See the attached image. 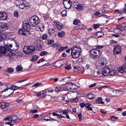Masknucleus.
I'll return each instance as SVG.
<instances>
[{
    "label": "nucleus",
    "instance_id": "1",
    "mask_svg": "<svg viewBox=\"0 0 126 126\" xmlns=\"http://www.w3.org/2000/svg\"><path fill=\"white\" fill-rule=\"evenodd\" d=\"M30 25L28 21H24L22 25L23 29L18 30V33L19 34L23 35H29L30 34V33L28 31V30L30 28Z\"/></svg>",
    "mask_w": 126,
    "mask_h": 126
},
{
    "label": "nucleus",
    "instance_id": "2",
    "mask_svg": "<svg viewBox=\"0 0 126 126\" xmlns=\"http://www.w3.org/2000/svg\"><path fill=\"white\" fill-rule=\"evenodd\" d=\"M71 56L73 58L76 59L80 55L81 49L79 47L74 46L71 48Z\"/></svg>",
    "mask_w": 126,
    "mask_h": 126
},
{
    "label": "nucleus",
    "instance_id": "3",
    "mask_svg": "<svg viewBox=\"0 0 126 126\" xmlns=\"http://www.w3.org/2000/svg\"><path fill=\"white\" fill-rule=\"evenodd\" d=\"M40 19L36 16H34L32 17L29 21V23L30 25L33 27H35L38 25L39 23Z\"/></svg>",
    "mask_w": 126,
    "mask_h": 126
},
{
    "label": "nucleus",
    "instance_id": "4",
    "mask_svg": "<svg viewBox=\"0 0 126 126\" xmlns=\"http://www.w3.org/2000/svg\"><path fill=\"white\" fill-rule=\"evenodd\" d=\"M4 44L8 49L12 51H15L19 47L18 46L16 43L13 44H7L4 41Z\"/></svg>",
    "mask_w": 126,
    "mask_h": 126
},
{
    "label": "nucleus",
    "instance_id": "5",
    "mask_svg": "<svg viewBox=\"0 0 126 126\" xmlns=\"http://www.w3.org/2000/svg\"><path fill=\"white\" fill-rule=\"evenodd\" d=\"M35 50V47L32 46H25L23 49L24 52L28 54H31L32 52L34 51Z\"/></svg>",
    "mask_w": 126,
    "mask_h": 126
},
{
    "label": "nucleus",
    "instance_id": "6",
    "mask_svg": "<svg viewBox=\"0 0 126 126\" xmlns=\"http://www.w3.org/2000/svg\"><path fill=\"white\" fill-rule=\"evenodd\" d=\"M90 53L94 57H96L100 56L102 52L99 50L97 49H94L91 50Z\"/></svg>",
    "mask_w": 126,
    "mask_h": 126
},
{
    "label": "nucleus",
    "instance_id": "7",
    "mask_svg": "<svg viewBox=\"0 0 126 126\" xmlns=\"http://www.w3.org/2000/svg\"><path fill=\"white\" fill-rule=\"evenodd\" d=\"M110 69V68L108 67L102 68L101 72V76L104 77L107 75L109 72Z\"/></svg>",
    "mask_w": 126,
    "mask_h": 126
},
{
    "label": "nucleus",
    "instance_id": "8",
    "mask_svg": "<svg viewBox=\"0 0 126 126\" xmlns=\"http://www.w3.org/2000/svg\"><path fill=\"white\" fill-rule=\"evenodd\" d=\"M11 89L10 88L7 87L6 89H4L2 91V93L5 92V94L3 95L4 97H7L9 95L12 94L14 92V91L11 92Z\"/></svg>",
    "mask_w": 126,
    "mask_h": 126
},
{
    "label": "nucleus",
    "instance_id": "9",
    "mask_svg": "<svg viewBox=\"0 0 126 126\" xmlns=\"http://www.w3.org/2000/svg\"><path fill=\"white\" fill-rule=\"evenodd\" d=\"M63 4L66 9H69L71 7L72 2L70 0H64Z\"/></svg>",
    "mask_w": 126,
    "mask_h": 126
},
{
    "label": "nucleus",
    "instance_id": "10",
    "mask_svg": "<svg viewBox=\"0 0 126 126\" xmlns=\"http://www.w3.org/2000/svg\"><path fill=\"white\" fill-rule=\"evenodd\" d=\"M73 5L74 7L78 10H80L83 9V6L82 4H79L78 2H75L73 3Z\"/></svg>",
    "mask_w": 126,
    "mask_h": 126
},
{
    "label": "nucleus",
    "instance_id": "11",
    "mask_svg": "<svg viewBox=\"0 0 126 126\" xmlns=\"http://www.w3.org/2000/svg\"><path fill=\"white\" fill-rule=\"evenodd\" d=\"M121 51V48L119 46H116L113 50V53L114 55L119 53Z\"/></svg>",
    "mask_w": 126,
    "mask_h": 126
},
{
    "label": "nucleus",
    "instance_id": "12",
    "mask_svg": "<svg viewBox=\"0 0 126 126\" xmlns=\"http://www.w3.org/2000/svg\"><path fill=\"white\" fill-rule=\"evenodd\" d=\"M7 18V14L5 12H0V20H4Z\"/></svg>",
    "mask_w": 126,
    "mask_h": 126
},
{
    "label": "nucleus",
    "instance_id": "13",
    "mask_svg": "<svg viewBox=\"0 0 126 126\" xmlns=\"http://www.w3.org/2000/svg\"><path fill=\"white\" fill-rule=\"evenodd\" d=\"M7 50L5 47H0V57H1L2 55L4 54L6 51Z\"/></svg>",
    "mask_w": 126,
    "mask_h": 126
},
{
    "label": "nucleus",
    "instance_id": "14",
    "mask_svg": "<svg viewBox=\"0 0 126 126\" xmlns=\"http://www.w3.org/2000/svg\"><path fill=\"white\" fill-rule=\"evenodd\" d=\"M9 104L5 102H2L0 103V107L2 108L5 109L7 107Z\"/></svg>",
    "mask_w": 126,
    "mask_h": 126
},
{
    "label": "nucleus",
    "instance_id": "15",
    "mask_svg": "<svg viewBox=\"0 0 126 126\" xmlns=\"http://www.w3.org/2000/svg\"><path fill=\"white\" fill-rule=\"evenodd\" d=\"M23 3V1L22 0H17L15 2V4L18 6V7L21 8L20 6L22 5Z\"/></svg>",
    "mask_w": 126,
    "mask_h": 126
},
{
    "label": "nucleus",
    "instance_id": "16",
    "mask_svg": "<svg viewBox=\"0 0 126 126\" xmlns=\"http://www.w3.org/2000/svg\"><path fill=\"white\" fill-rule=\"evenodd\" d=\"M4 55V56H6L11 57L13 55V54L11 51L8 49L6 51Z\"/></svg>",
    "mask_w": 126,
    "mask_h": 126
},
{
    "label": "nucleus",
    "instance_id": "17",
    "mask_svg": "<svg viewBox=\"0 0 126 126\" xmlns=\"http://www.w3.org/2000/svg\"><path fill=\"white\" fill-rule=\"evenodd\" d=\"M120 28H121L119 26L118 28L114 29L113 31L114 32L117 34L120 33L122 31L121 29Z\"/></svg>",
    "mask_w": 126,
    "mask_h": 126
},
{
    "label": "nucleus",
    "instance_id": "18",
    "mask_svg": "<svg viewBox=\"0 0 126 126\" xmlns=\"http://www.w3.org/2000/svg\"><path fill=\"white\" fill-rule=\"evenodd\" d=\"M6 37V35L5 34L0 32V41L4 40Z\"/></svg>",
    "mask_w": 126,
    "mask_h": 126
},
{
    "label": "nucleus",
    "instance_id": "19",
    "mask_svg": "<svg viewBox=\"0 0 126 126\" xmlns=\"http://www.w3.org/2000/svg\"><path fill=\"white\" fill-rule=\"evenodd\" d=\"M126 67H125V65H123L122 67H120L119 68V71L122 73L125 72L126 73V71H125Z\"/></svg>",
    "mask_w": 126,
    "mask_h": 126
},
{
    "label": "nucleus",
    "instance_id": "20",
    "mask_svg": "<svg viewBox=\"0 0 126 126\" xmlns=\"http://www.w3.org/2000/svg\"><path fill=\"white\" fill-rule=\"evenodd\" d=\"M84 25L82 24H80L79 25L76 26L75 27H74L73 29L75 30L76 29H84Z\"/></svg>",
    "mask_w": 126,
    "mask_h": 126
},
{
    "label": "nucleus",
    "instance_id": "21",
    "mask_svg": "<svg viewBox=\"0 0 126 126\" xmlns=\"http://www.w3.org/2000/svg\"><path fill=\"white\" fill-rule=\"evenodd\" d=\"M69 85L71 86V87H70V90H74L77 88L78 87L77 86L72 83H70Z\"/></svg>",
    "mask_w": 126,
    "mask_h": 126
},
{
    "label": "nucleus",
    "instance_id": "22",
    "mask_svg": "<svg viewBox=\"0 0 126 126\" xmlns=\"http://www.w3.org/2000/svg\"><path fill=\"white\" fill-rule=\"evenodd\" d=\"M96 34L97 36V37H100L103 36L104 35V34L102 32H97Z\"/></svg>",
    "mask_w": 126,
    "mask_h": 126
},
{
    "label": "nucleus",
    "instance_id": "23",
    "mask_svg": "<svg viewBox=\"0 0 126 126\" xmlns=\"http://www.w3.org/2000/svg\"><path fill=\"white\" fill-rule=\"evenodd\" d=\"M1 27L4 30H5L8 28V25L6 23H3L1 24L0 25Z\"/></svg>",
    "mask_w": 126,
    "mask_h": 126
},
{
    "label": "nucleus",
    "instance_id": "24",
    "mask_svg": "<svg viewBox=\"0 0 126 126\" xmlns=\"http://www.w3.org/2000/svg\"><path fill=\"white\" fill-rule=\"evenodd\" d=\"M62 65V64L59 61L56 62L54 64L55 66L57 67H60Z\"/></svg>",
    "mask_w": 126,
    "mask_h": 126
},
{
    "label": "nucleus",
    "instance_id": "25",
    "mask_svg": "<svg viewBox=\"0 0 126 126\" xmlns=\"http://www.w3.org/2000/svg\"><path fill=\"white\" fill-rule=\"evenodd\" d=\"M29 6V4L28 3H26V2L23 1V3L22 5L20 6L21 9H23L26 7L28 6Z\"/></svg>",
    "mask_w": 126,
    "mask_h": 126
},
{
    "label": "nucleus",
    "instance_id": "26",
    "mask_svg": "<svg viewBox=\"0 0 126 126\" xmlns=\"http://www.w3.org/2000/svg\"><path fill=\"white\" fill-rule=\"evenodd\" d=\"M20 87H19L14 85H13L10 87V88L11 89V90L14 91L15 90L18 89Z\"/></svg>",
    "mask_w": 126,
    "mask_h": 126
},
{
    "label": "nucleus",
    "instance_id": "27",
    "mask_svg": "<svg viewBox=\"0 0 126 126\" xmlns=\"http://www.w3.org/2000/svg\"><path fill=\"white\" fill-rule=\"evenodd\" d=\"M39 27V28L40 31H43L44 29V26L43 25V24L42 23H40L39 24L38 26Z\"/></svg>",
    "mask_w": 126,
    "mask_h": 126
},
{
    "label": "nucleus",
    "instance_id": "28",
    "mask_svg": "<svg viewBox=\"0 0 126 126\" xmlns=\"http://www.w3.org/2000/svg\"><path fill=\"white\" fill-rule=\"evenodd\" d=\"M91 104L90 103H87L85 104V107L86 108L88 109V110H92L93 109L91 107H90Z\"/></svg>",
    "mask_w": 126,
    "mask_h": 126
},
{
    "label": "nucleus",
    "instance_id": "29",
    "mask_svg": "<svg viewBox=\"0 0 126 126\" xmlns=\"http://www.w3.org/2000/svg\"><path fill=\"white\" fill-rule=\"evenodd\" d=\"M69 80H70L68 79L67 78H65L62 79L61 81H63L64 84H68V82Z\"/></svg>",
    "mask_w": 126,
    "mask_h": 126
},
{
    "label": "nucleus",
    "instance_id": "30",
    "mask_svg": "<svg viewBox=\"0 0 126 126\" xmlns=\"http://www.w3.org/2000/svg\"><path fill=\"white\" fill-rule=\"evenodd\" d=\"M65 33L64 31L60 32H58V35L59 37H63L65 35Z\"/></svg>",
    "mask_w": 126,
    "mask_h": 126
},
{
    "label": "nucleus",
    "instance_id": "31",
    "mask_svg": "<svg viewBox=\"0 0 126 126\" xmlns=\"http://www.w3.org/2000/svg\"><path fill=\"white\" fill-rule=\"evenodd\" d=\"M38 58V56L36 55L33 56L32 57V59L31 60V61L33 62L37 60Z\"/></svg>",
    "mask_w": 126,
    "mask_h": 126
},
{
    "label": "nucleus",
    "instance_id": "32",
    "mask_svg": "<svg viewBox=\"0 0 126 126\" xmlns=\"http://www.w3.org/2000/svg\"><path fill=\"white\" fill-rule=\"evenodd\" d=\"M54 25H55L58 29L60 30L62 29V25H59L58 23L54 22Z\"/></svg>",
    "mask_w": 126,
    "mask_h": 126
},
{
    "label": "nucleus",
    "instance_id": "33",
    "mask_svg": "<svg viewBox=\"0 0 126 126\" xmlns=\"http://www.w3.org/2000/svg\"><path fill=\"white\" fill-rule=\"evenodd\" d=\"M54 43V41L52 40H49L48 41L47 44L50 45L51 47L53 45Z\"/></svg>",
    "mask_w": 126,
    "mask_h": 126
},
{
    "label": "nucleus",
    "instance_id": "34",
    "mask_svg": "<svg viewBox=\"0 0 126 126\" xmlns=\"http://www.w3.org/2000/svg\"><path fill=\"white\" fill-rule=\"evenodd\" d=\"M11 120L12 121H13L14 122L15 121H16L17 118V117L15 115H13L12 116H11Z\"/></svg>",
    "mask_w": 126,
    "mask_h": 126
},
{
    "label": "nucleus",
    "instance_id": "35",
    "mask_svg": "<svg viewBox=\"0 0 126 126\" xmlns=\"http://www.w3.org/2000/svg\"><path fill=\"white\" fill-rule=\"evenodd\" d=\"M87 97L90 99H92L94 98L95 96L94 95L92 94H90L87 95Z\"/></svg>",
    "mask_w": 126,
    "mask_h": 126
},
{
    "label": "nucleus",
    "instance_id": "36",
    "mask_svg": "<svg viewBox=\"0 0 126 126\" xmlns=\"http://www.w3.org/2000/svg\"><path fill=\"white\" fill-rule=\"evenodd\" d=\"M76 71L77 72L79 73H83L84 72V70H83L81 69L80 67H78L77 70H76Z\"/></svg>",
    "mask_w": 126,
    "mask_h": 126
},
{
    "label": "nucleus",
    "instance_id": "37",
    "mask_svg": "<svg viewBox=\"0 0 126 126\" xmlns=\"http://www.w3.org/2000/svg\"><path fill=\"white\" fill-rule=\"evenodd\" d=\"M48 33L50 34V35L54 34L55 31L53 29H49L48 30Z\"/></svg>",
    "mask_w": 126,
    "mask_h": 126
},
{
    "label": "nucleus",
    "instance_id": "38",
    "mask_svg": "<svg viewBox=\"0 0 126 126\" xmlns=\"http://www.w3.org/2000/svg\"><path fill=\"white\" fill-rule=\"evenodd\" d=\"M12 123L13 121L11 120L9 122H6L5 124V125L9 126V125H10V126H13V124H12Z\"/></svg>",
    "mask_w": 126,
    "mask_h": 126
},
{
    "label": "nucleus",
    "instance_id": "39",
    "mask_svg": "<svg viewBox=\"0 0 126 126\" xmlns=\"http://www.w3.org/2000/svg\"><path fill=\"white\" fill-rule=\"evenodd\" d=\"M97 100L98 102L100 104H103L104 102L102 100V98L100 97H99L97 98Z\"/></svg>",
    "mask_w": 126,
    "mask_h": 126
},
{
    "label": "nucleus",
    "instance_id": "40",
    "mask_svg": "<svg viewBox=\"0 0 126 126\" xmlns=\"http://www.w3.org/2000/svg\"><path fill=\"white\" fill-rule=\"evenodd\" d=\"M115 71L114 70H110V69L109 72L108 73L109 74L110 76H112L113 75L115 74Z\"/></svg>",
    "mask_w": 126,
    "mask_h": 126
},
{
    "label": "nucleus",
    "instance_id": "41",
    "mask_svg": "<svg viewBox=\"0 0 126 126\" xmlns=\"http://www.w3.org/2000/svg\"><path fill=\"white\" fill-rule=\"evenodd\" d=\"M120 27L122 29H124L126 30V22L123 25H120Z\"/></svg>",
    "mask_w": 126,
    "mask_h": 126
},
{
    "label": "nucleus",
    "instance_id": "42",
    "mask_svg": "<svg viewBox=\"0 0 126 126\" xmlns=\"http://www.w3.org/2000/svg\"><path fill=\"white\" fill-rule=\"evenodd\" d=\"M16 70L17 72L21 71L22 70V68L20 66H17L16 68Z\"/></svg>",
    "mask_w": 126,
    "mask_h": 126
},
{
    "label": "nucleus",
    "instance_id": "43",
    "mask_svg": "<svg viewBox=\"0 0 126 126\" xmlns=\"http://www.w3.org/2000/svg\"><path fill=\"white\" fill-rule=\"evenodd\" d=\"M47 52L46 51H43L41 52L40 54V55L41 56H43L46 55L47 53Z\"/></svg>",
    "mask_w": 126,
    "mask_h": 126
},
{
    "label": "nucleus",
    "instance_id": "44",
    "mask_svg": "<svg viewBox=\"0 0 126 126\" xmlns=\"http://www.w3.org/2000/svg\"><path fill=\"white\" fill-rule=\"evenodd\" d=\"M80 22V21L78 19H77L74 20L73 23L75 25H77Z\"/></svg>",
    "mask_w": 126,
    "mask_h": 126
},
{
    "label": "nucleus",
    "instance_id": "45",
    "mask_svg": "<svg viewBox=\"0 0 126 126\" xmlns=\"http://www.w3.org/2000/svg\"><path fill=\"white\" fill-rule=\"evenodd\" d=\"M7 70L8 72L9 73H11L13 72L14 71L13 69L11 68H8Z\"/></svg>",
    "mask_w": 126,
    "mask_h": 126
},
{
    "label": "nucleus",
    "instance_id": "46",
    "mask_svg": "<svg viewBox=\"0 0 126 126\" xmlns=\"http://www.w3.org/2000/svg\"><path fill=\"white\" fill-rule=\"evenodd\" d=\"M99 26V24H94L93 25V27L94 29H96L98 28Z\"/></svg>",
    "mask_w": 126,
    "mask_h": 126
},
{
    "label": "nucleus",
    "instance_id": "47",
    "mask_svg": "<svg viewBox=\"0 0 126 126\" xmlns=\"http://www.w3.org/2000/svg\"><path fill=\"white\" fill-rule=\"evenodd\" d=\"M66 10H64L61 13L63 16H64L66 15Z\"/></svg>",
    "mask_w": 126,
    "mask_h": 126
},
{
    "label": "nucleus",
    "instance_id": "48",
    "mask_svg": "<svg viewBox=\"0 0 126 126\" xmlns=\"http://www.w3.org/2000/svg\"><path fill=\"white\" fill-rule=\"evenodd\" d=\"M71 65L70 64H69V65H68L67 66H65V68L68 70H70L71 68Z\"/></svg>",
    "mask_w": 126,
    "mask_h": 126
},
{
    "label": "nucleus",
    "instance_id": "49",
    "mask_svg": "<svg viewBox=\"0 0 126 126\" xmlns=\"http://www.w3.org/2000/svg\"><path fill=\"white\" fill-rule=\"evenodd\" d=\"M48 117V116H46L44 117V119L45 120H46L47 121H48L50 120L51 119L52 120H54V119H53L52 118H51V119H50V117H48L49 118L48 119L47 118Z\"/></svg>",
    "mask_w": 126,
    "mask_h": 126
},
{
    "label": "nucleus",
    "instance_id": "50",
    "mask_svg": "<svg viewBox=\"0 0 126 126\" xmlns=\"http://www.w3.org/2000/svg\"><path fill=\"white\" fill-rule=\"evenodd\" d=\"M40 83L39 82L37 83L34 84H33L32 87H37L40 85Z\"/></svg>",
    "mask_w": 126,
    "mask_h": 126
},
{
    "label": "nucleus",
    "instance_id": "51",
    "mask_svg": "<svg viewBox=\"0 0 126 126\" xmlns=\"http://www.w3.org/2000/svg\"><path fill=\"white\" fill-rule=\"evenodd\" d=\"M68 110H65L63 111H61V112H62V114H66L68 113Z\"/></svg>",
    "mask_w": 126,
    "mask_h": 126
},
{
    "label": "nucleus",
    "instance_id": "52",
    "mask_svg": "<svg viewBox=\"0 0 126 126\" xmlns=\"http://www.w3.org/2000/svg\"><path fill=\"white\" fill-rule=\"evenodd\" d=\"M4 120L5 121H6L7 120L8 121L11 120V116H7V117H5L4 118Z\"/></svg>",
    "mask_w": 126,
    "mask_h": 126
},
{
    "label": "nucleus",
    "instance_id": "53",
    "mask_svg": "<svg viewBox=\"0 0 126 126\" xmlns=\"http://www.w3.org/2000/svg\"><path fill=\"white\" fill-rule=\"evenodd\" d=\"M52 96L49 95H47L46 97L47 99L48 100H50L52 98Z\"/></svg>",
    "mask_w": 126,
    "mask_h": 126
},
{
    "label": "nucleus",
    "instance_id": "54",
    "mask_svg": "<svg viewBox=\"0 0 126 126\" xmlns=\"http://www.w3.org/2000/svg\"><path fill=\"white\" fill-rule=\"evenodd\" d=\"M43 94V95H44V93L43 92L41 94V93L40 92H38L37 93V94H36V96H40L41 95H42Z\"/></svg>",
    "mask_w": 126,
    "mask_h": 126
},
{
    "label": "nucleus",
    "instance_id": "55",
    "mask_svg": "<svg viewBox=\"0 0 126 126\" xmlns=\"http://www.w3.org/2000/svg\"><path fill=\"white\" fill-rule=\"evenodd\" d=\"M78 116L79 117V120L80 121H81L82 119L81 116L82 114L81 113H80L78 114Z\"/></svg>",
    "mask_w": 126,
    "mask_h": 126
},
{
    "label": "nucleus",
    "instance_id": "56",
    "mask_svg": "<svg viewBox=\"0 0 126 126\" xmlns=\"http://www.w3.org/2000/svg\"><path fill=\"white\" fill-rule=\"evenodd\" d=\"M14 15L15 16L17 17L19 15L18 12L17 11H15L14 12Z\"/></svg>",
    "mask_w": 126,
    "mask_h": 126
},
{
    "label": "nucleus",
    "instance_id": "57",
    "mask_svg": "<svg viewBox=\"0 0 126 126\" xmlns=\"http://www.w3.org/2000/svg\"><path fill=\"white\" fill-rule=\"evenodd\" d=\"M60 45L58 44H54H54H53V46H52V47H55L56 48L57 47V48H58V47Z\"/></svg>",
    "mask_w": 126,
    "mask_h": 126
},
{
    "label": "nucleus",
    "instance_id": "58",
    "mask_svg": "<svg viewBox=\"0 0 126 126\" xmlns=\"http://www.w3.org/2000/svg\"><path fill=\"white\" fill-rule=\"evenodd\" d=\"M47 35L46 34H44L42 37V39H47Z\"/></svg>",
    "mask_w": 126,
    "mask_h": 126
},
{
    "label": "nucleus",
    "instance_id": "59",
    "mask_svg": "<svg viewBox=\"0 0 126 126\" xmlns=\"http://www.w3.org/2000/svg\"><path fill=\"white\" fill-rule=\"evenodd\" d=\"M80 106L82 108H83L84 107H85V104L84 103H81L80 104Z\"/></svg>",
    "mask_w": 126,
    "mask_h": 126
},
{
    "label": "nucleus",
    "instance_id": "60",
    "mask_svg": "<svg viewBox=\"0 0 126 126\" xmlns=\"http://www.w3.org/2000/svg\"><path fill=\"white\" fill-rule=\"evenodd\" d=\"M38 110L37 109H35L34 110H31L30 111V112H32V113H36L38 112Z\"/></svg>",
    "mask_w": 126,
    "mask_h": 126
},
{
    "label": "nucleus",
    "instance_id": "61",
    "mask_svg": "<svg viewBox=\"0 0 126 126\" xmlns=\"http://www.w3.org/2000/svg\"><path fill=\"white\" fill-rule=\"evenodd\" d=\"M96 83H94L93 84H91L89 86V87H94L96 85Z\"/></svg>",
    "mask_w": 126,
    "mask_h": 126
},
{
    "label": "nucleus",
    "instance_id": "62",
    "mask_svg": "<svg viewBox=\"0 0 126 126\" xmlns=\"http://www.w3.org/2000/svg\"><path fill=\"white\" fill-rule=\"evenodd\" d=\"M104 47V46L101 45L98 46H96V48L97 49H100V48H103Z\"/></svg>",
    "mask_w": 126,
    "mask_h": 126
},
{
    "label": "nucleus",
    "instance_id": "63",
    "mask_svg": "<svg viewBox=\"0 0 126 126\" xmlns=\"http://www.w3.org/2000/svg\"><path fill=\"white\" fill-rule=\"evenodd\" d=\"M100 111L102 113H103L104 114H105L107 112L106 111L104 110L103 109L101 110Z\"/></svg>",
    "mask_w": 126,
    "mask_h": 126
},
{
    "label": "nucleus",
    "instance_id": "64",
    "mask_svg": "<svg viewBox=\"0 0 126 126\" xmlns=\"http://www.w3.org/2000/svg\"><path fill=\"white\" fill-rule=\"evenodd\" d=\"M22 119V118H17V120H16V121H15L14 122V123H16L17 122H19L20 121V120Z\"/></svg>",
    "mask_w": 126,
    "mask_h": 126
}]
</instances>
